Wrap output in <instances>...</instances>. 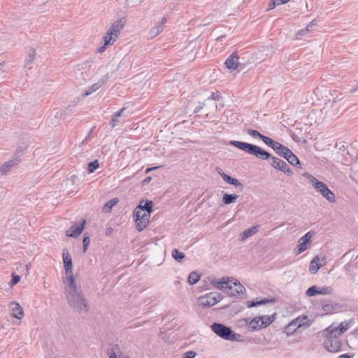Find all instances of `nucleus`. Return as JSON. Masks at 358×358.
<instances>
[{
  "label": "nucleus",
  "instance_id": "1",
  "mask_svg": "<svg viewBox=\"0 0 358 358\" xmlns=\"http://www.w3.org/2000/svg\"><path fill=\"white\" fill-rule=\"evenodd\" d=\"M153 203L152 201L141 200L139 205L134 211V219L136 227L138 231H143L149 224L150 215L152 212Z\"/></svg>",
  "mask_w": 358,
  "mask_h": 358
},
{
  "label": "nucleus",
  "instance_id": "2",
  "mask_svg": "<svg viewBox=\"0 0 358 358\" xmlns=\"http://www.w3.org/2000/svg\"><path fill=\"white\" fill-rule=\"evenodd\" d=\"M212 284L217 289L222 290L230 296L243 294L245 289L236 279L224 277L220 280H213Z\"/></svg>",
  "mask_w": 358,
  "mask_h": 358
},
{
  "label": "nucleus",
  "instance_id": "3",
  "mask_svg": "<svg viewBox=\"0 0 358 358\" xmlns=\"http://www.w3.org/2000/svg\"><path fill=\"white\" fill-rule=\"evenodd\" d=\"M324 347L331 352H337L341 348V342L339 338L341 336L336 333V329L334 325H330L324 331Z\"/></svg>",
  "mask_w": 358,
  "mask_h": 358
},
{
  "label": "nucleus",
  "instance_id": "4",
  "mask_svg": "<svg viewBox=\"0 0 358 358\" xmlns=\"http://www.w3.org/2000/svg\"><path fill=\"white\" fill-rule=\"evenodd\" d=\"M124 24L122 22V20L117 21L112 24L103 37V45L98 48L97 52L99 53L104 52L107 46L112 45L115 42Z\"/></svg>",
  "mask_w": 358,
  "mask_h": 358
},
{
  "label": "nucleus",
  "instance_id": "5",
  "mask_svg": "<svg viewBox=\"0 0 358 358\" xmlns=\"http://www.w3.org/2000/svg\"><path fill=\"white\" fill-rule=\"evenodd\" d=\"M231 144L240 150L253 155L262 159H266L270 157V154L268 152L257 145L236 141H232Z\"/></svg>",
  "mask_w": 358,
  "mask_h": 358
},
{
  "label": "nucleus",
  "instance_id": "6",
  "mask_svg": "<svg viewBox=\"0 0 358 358\" xmlns=\"http://www.w3.org/2000/svg\"><path fill=\"white\" fill-rule=\"evenodd\" d=\"M62 257L66 275V282L69 285L70 290L73 293H75L76 292V285L72 272L73 266L71 257L66 250L63 251Z\"/></svg>",
  "mask_w": 358,
  "mask_h": 358
},
{
  "label": "nucleus",
  "instance_id": "7",
  "mask_svg": "<svg viewBox=\"0 0 358 358\" xmlns=\"http://www.w3.org/2000/svg\"><path fill=\"white\" fill-rule=\"evenodd\" d=\"M275 320V314L272 315H262L254 317L248 324L250 330L257 331L264 329L273 323Z\"/></svg>",
  "mask_w": 358,
  "mask_h": 358
},
{
  "label": "nucleus",
  "instance_id": "8",
  "mask_svg": "<svg viewBox=\"0 0 358 358\" xmlns=\"http://www.w3.org/2000/svg\"><path fill=\"white\" fill-rule=\"evenodd\" d=\"M222 299V296L220 293L210 292L199 296L198 299V304L203 308H210L219 303Z\"/></svg>",
  "mask_w": 358,
  "mask_h": 358
},
{
  "label": "nucleus",
  "instance_id": "9",
  "mask_svg": "<svg viewBox=\"0 0 358 358\" xmlns=\"http://www.w3.org/2000/svg\"><path fill=\"white\" fill-rule=\"evenodd\" d=\"M310 181L313 183L315 188L320 192L324 197H325L329 201L334 202L335 196L334 194L328 188V187L322 182L317 180L315 178L310 176Z\"/></svg>",
  "mask_w": 358,
  "mask_h": 358
},
{
  "label": "nucleus",
  "instance_id": "10",
  "mask_svg": "<svg viewBox=\"0 0 358 358\" xmlns=\"http://www.w3.org/2000/svg\"><path fill=\"white\" fill-rule=\"evenodd\" d=\"M211 329L220 337L227 340H234L235 334L230 328L222 324L214 323L211 326Z\"/></svg>",
  "mask_w": 358,
  "mask_h": 358
},
{
  "label": "nucleus",
  "instance_id": "11",
  "mask_svg": "<svg viewBox=\"0 0 358 358\" xmlns=\"http://www.w3.org/2000/svg\"><path fill=\"white\" fill-rule=\"evenodd\" d=\"M9 310L11 315L18 320H21L24 315L22 306L16 301H13L9 304Z\"/></svg>",
  "mask_w": 358,
  "mask_h": 358
},
{
  "label": "nucleus",
  "instance_id": "12",
  "mask_svg": "<svg viewBox=\"0 0 358 358\" xmlns=\"http://www.w3.org/2000/svg\"><path fill=\"white\" fill-rule=\"evenodd\" d=\"M86 221L83 220L80 226L78 225H73L71 228L66 231V234L69 237H76L78 236L84 229L85 226Z\"/></svg>",
  "mask_w": 358,
  "mask_h": 358
},
{
  "label": "nucleus",
  "instance_id": "13",
  "mask_svg": "<svg viewBox=\"0 0 358 358\" xmlns=\"http://www.w3.org/2000/svg\"><path fill=\"white\" fill-rule=\"evenodd\" d=\"M239 57L236 53L231 55L225 61V66L230 70H235L238 68Z\"/></svg>",
  "mask_w": 358,
  "mask_h": 358
},
{
  "label": "nucleus",
  "instance_id": "14",
  "mask_svg": "<svg viewBox=\"0 0 358 358\" xmlns=\"http://www.w3.org/2000/svg\"><path fill=\"white\" fill-rule=\"evenodd\" d=\"M313 234L309 231L299 240L298 253H301L306 249L307 243L310 241Z\"/></svg>",
  "mask_w": 358,
  "mask_h": 358
},
{
  "label": "nucleus",
  "instance_id": "15",
  "mask_svg": "<svg viewBox=\"0 0 358 358\" xmlns=\"http://www.w3.org/2000/svg\"><path fill=\"white\" fill-rule=\"evenodd\" d=\"M352 324L353 320H350L348 322L345 321L341 322L338 327L334 326V328L336 329V333L341 336L343 333L348 330Z\"/></svg>",
  "mask_w": 358,
  "mask_h": 358
},
{
  "label": "nucleus",
  "instance_id": "16",
  "mask_svg": "<svg viewBox=\"0 0 358 358\" xmlns=\"http://www.w3.org/2000/svg\"><path fill=\"white\" fill-rule=\"evenodd\" d=\"M320 267L321 264H320V257L318 256H316L312 259V261L310 263L309 271L311 273L315 274L318 271Z\"/></svg>",
  "mask_w": 358,
  "mask_h": 358
},
{
  "label": "nucleus",
  "instance_id": "17",
  "mask_svg": "<svg viewBox=\"0 0 358 358\" xmlns=\"http://www.w3.org/2000/svg\"><path fill=\"white\" fill-rule=\"evenodd\" d=\"M299 320H294L289 322L285 329V331L287 335H289L296 331L299 328L301 327V324H297Z\"/></svg>",
  "mask_w": 358,
  "mask_h": 358
},
{
  "label": "nucleus",
  "instance_id": "18",
  "mask_svg": "<svg viewBox=\"0 0 358 358\" xmlns=\"http://www.w3.org/2000/svg\"><path fill=\"white\" fill-rule=\"evenodd\" d=\"M17 164V160H10L4 163L1 167V172L3 174L7 173L10 169Z\"/></svg>",
  "mask_w": 358,
  "mask_h": 358
},
{
  "label": "nucleus",
  "instance_id": "19",
  "mask_svg": "<svg viewBox=\"0 0 358 358\" xmlns=\"http://www.w3.org/2000/svg\"><path fill=\"white\" fill-rule=\"evenodd\" d=\"M258 231V227H252L250 229H248L247 230H245L241 234V239L242 241L245 240L248 237L255 234Z\"/></svg>",
  "mask_w": 358,
  "mask_h": 358
},
{
  "label": "nucleus",
  "instance_id": "20",
  "mask_svg": "<svg viewBox=\"0 0 358 358\" xmlns=\"http://www.w3.org/2000/svg\"><path fill=\"white\" fill-rule=\"evenodd\" d=\"M119 201L117 198H113L109 200L103 207V211L105 213H108L111 210L113 207L115 206Z\"/></svg>",
  "mask_w": 358,
  "mask_h": 358
},
{
  "label": "nucleus",
  "instance_id": "21",
  "mask_svg": "<svg viewBox=\"0 0 358 358\" xmlns=\"http://www.w3.org/2000/svg\"><path fill=\"white\" fill-rule=\"evenodd\" d=\"M104 84V80H99L98 83H94V85H92L89 90L87 92H86L84 94V96H88L90 94H91L92 92H96L97 90H99L103 85Z\"/></svg>",
  "mask_w": 358,
  "mask_h": 358
},
{
  "label": "nucleus",
  "instance_id": "22",
  "mask_svg": "<svg viewBox=\"0 0 358 358\" xmlns=\"http://www.w3.org/2000/svg\"><path fill=\"white\" fill-rule=\"evenodd\" d=\"M201 275L199 273L193 271L188 276V282L191 285L196 284L200 280Z\"/></svg>",
  "mask_w": 358,
  "mask_h": 358
},
{
  "label": "nucleus",
  "instance_id": "23",
  "mask_svg": "<svg viewBox=\"0 0 358 358\" xmlns=\"http://www.w3.org/2000/svg\"><path fill=\"white\" fill-rule=\"evenodd\" d=\"M295 320H299L297 324H301V327H308L310 325V321L307 316L303 315L296 317Z\"/></svg>",
  "mask_w": 358,
  "mask_h": 358
},
{
  "label": "nucleus",
  "instance_id": "24",
  "mask_svg": "<svg viewBox=\"0 0 358 358\" xmlns=\"http://www.w3.org/2000/svg\"><path fill=\"white\" fill-rule=\"evenodd\" d=\"M238 198V196L236 194H226L223 196L222 200L225 204H229L231 203L234 202Z\"/></svg>",
  "mask_w": 358,
  "mask_h": 358
},
{
  "label": "nucleus",
  "instance_id": "25",
  "mask_svg": "<svg viewBox=\"0 0 358 358\" xmlns=\"http://www.w3.org/2000/svg\"><path fill=\"white\" fill-rule=\"evenodd\" d=\"M124 110V108H122L120 110L117 111L113 115L110 122V124L112 127H114L116 125L117 122H119V118L122 115V113Z\"/></svg>",
  "mask_w": 358,
  "mask_h": 358
},
{
  "label": "nucleus",
  "instance_id": "26",
  "mask_svg": "<svg viewBox=\"0 0 358 358\" xmlns=\"http://www.w3.org/2000/svg\"><path fill=\"white\" fill-rule=\"evenodd\" d=\"M222 178L226 182H227L229 184L234 185L235 186H238V185H241V183L239 182V181L237 179L233 178L230 177L229 176L226 175L225 173L222 174Z\"/></svg>",
  "mask_w": 358,
  "mask_h": 358
},
{
  "label": "nucleus",
  "instance_id": "27",
  "mask_svg": "<svg viewBox=\"0 0 358 358\" xmlns=\"http://www.w3.org/2000/svg\"><path fill=\"white\" fill-rule=\"evenodd\" d=\"M333 292V289L331 287L326 286L319 287V294L322 295H330Z\"/></svg>",
  "mask_w": 358,
  "mask_h": 358
},
{
  "label": "nucleus",
  "instance_id": "28",
  "mask_svg": "<svg viewBox=\"0 0 358 358\" xmlns=\"http://www.w3.org/2000/svg\"><path fill=\"white\" fill-rule=\"evenodd\" d=\"M268 302V300H261V301H247V307L252 308L254 306H259L264 304Z\"/></svg>",
  "mask_w": 358,
  "mask_h": 358
},
{
  "label": "nucleus",
  "instance_id": "29",
  "mask_svg": "<svg viewBox=\"0 0 358 358\" xmlns=\"http://www.w3.org/2000/svg\"><path fill=\"white\" fill-rule=\"evenodd\" d=\"M319 294V287L317 286H312L306 291V295L308 296H313Z\"/></svg>",
  "mask_w": 358,
  "mask_h": 358
},
{
  "label": "nucleus",
  "instance_id": "30",
  "mask_svg": "<svg viewBox=\"0 0 358 358\" xmlns=\"http://www.w3.org/2000/svg\"><path fill=\"white\" fill-rule=\"evenodd\" d=\"M99 167V164L98 162V160H95L92 162H90L89 164H88V168H87V170H88V172L90 173H93L96 169H97Z\"/></svg>",
  "mask_w": 358,
  "mask_h": 358
},
{
  "label": "nucleus",
  "instance_id": "31",
  "mask_svg": "<svg viewBox=\"0 0 358 358\" xmlns=\"http://www.w3.org/2000/svg\"><path fill=\"white\" fill-rule=\"evenodd\" d=\"M172 256L178 261H181L185 257V255L182 252H179L177 249L172 250Z\"/></svg>",
  "mask_w": 358,
  "mask_h": 358
},
{
  "label": "nucleus",
  "instance_id": "32",
  "mask_svg": "<svg viewBox=\"0 0 358 358\" xmlns=\"http://www.w3.org/2000/svg\"><path fill=\"white\" fill-rule=\"evenodd\" d=\"M166 22V19L165 18H163L162 19V24L157 27H156V30L155 29H154L153 30H152V37H154L155 36H157V34H159V33H160L162 29H163V25Z\"/></svg>",
  "mask_w": 358,
  "mask_h": 358
},
{
  "label": "nucleus",
  "instance_id": "33",
  "mask_svg": "<svg viewBox=\"0 0 358 358\" xmlns=\"http://www.w3.org/2000/svg\"><path fill=\"white\" fill-rule=\"evenodd\" d=\"M282 164H283V160H282L279 158H277V157L272 158L271 165L274 168L278 169L280 166V165H282Z\"/></svg>",
  "mask_w": 358,
  "mask_h": 358
},
{
  "label": "nucleus",
  "instance_id": "34",
  "mask_svg": "<svg viewBox=\"0 0 358 358\" xmlns=\"http://www.w3.org/2000/svg\"><path fill=\"white\" fill-rule=\"evenodd\" d=\"M287 159L292 165H298L300 163L299 159L294 154L291 155V156H288V159Z\"/></svg>",
  "mask_w": 358,
  "mask_h": 358
},
{
  "label": "nucleus",
  "instance_id": "35",
  "mask_svg": "<svg viewBox=\"0 0 358 358\" xmlns=\"http://www.w3.org/2000/svg\"><path fill=\"white\" fill-rule=\"evenodd\" d=\"M278 169L281 170L284 173H287L288 175L292 173L291 170L289 169V168L288 167L287 164H286V162L285 161H283L282 165H280V166L278 168Z\"/></svg>",
  "mask_w": 358,
  "mask_h": 358
},
{
  "label": "nucleus",
  "instance_id": "36",
  "mask_svg": "<svg viewBox=\"0 0 358 358\" xmlns=\"http://www.w3.org/2000/svg\"><path fill=\"white\" fill-rule=\"evenodd\" d=\"M278 169L281 170L284 173H287L288 175L292 173L291 170L289 169V168L288 167L287 164H286V162L285 161H283L282 165H280V166L278 168Z\"/></svg>",
  "mask_w": 358,
  "mask_h": 358
},
{
  "label": "nucleus",
  "instance_id": "37",
  "mask_svg": "<svg viewBox=\"0 0 358 358\" xmlns=\"http://www.w3.org/2000/svg\"><path fill=\"white\" fill-rule=\"evenodd\" d=\"M261 139L268 145H269L270 147L271 146V145L273 143V139H271V138L269 137H267V136H265L264 135H262V136H261Z\"/></svg>",
  "mask_w": 358,
  "mask_h": 358
},
{
  "label": "nucleus",
  "instance_id": "38",
  "mask_svg": "<svg viewBox=\"0 0 358 358\" xmlns=\"http://www.w3.org/2000/svg\"><path fill=\"white\" fill-rule=\"evenodd\" d=\"M90 237L85 236L83 238V251L85 252L87 250L88 245H90Z\"/></svg>",
  "mask_w": 358,
  "mask_h": 358
},
{
  "label": "nucleus",
  "instance_id": "39",
  "mask_svg": "<svg viewBox=\"0 0 358 358\" xmlns=\"http://www.w3.org/2000/svg\"><path fill=\"white\" fill-rule=\"evenodd\" d=\"M248 134L252 136V137H259L261 138V136H262V134H261L258 131L253 130V129H249L248 131Z\"/></svg>",
  "mask_w": 358,
  "mask_h": 358
},
{
  "label": "nucleus",
  "instance_id": "40",
  "mask_svg": "<svg viewBox=\"0 0 358 358\" xmlns=\"http://www.w3.org/2000/svg\"><path fill=\"white\" fill-rule=\"evenodd\" d=\"M20 280V276L17 275H13V278L10 281V286L15 285Z\"/></svg>",
  "mask_w": 358,
  "mask_h": 358
},
{
  "label": "nucleus",
  "instance_id": "41",
  "mask_svg": "<svg viewBox=\"0 0 358 358\" xmlns=\"http://www.w3.org/2000/svg\"><path fill=\"white\" fill-rule=\"evenodd\" d=\"M273 149L276 150H282L284 148V146L279 143L278 142H275L273 141V143L271 146Z\"/></svg>",
  "mask_w": 358,
  "mask_h": 358
},
{
  "label": "nucleus",
  "instance_id": "42",
  "mask_svg": "<svg viewBox=\"0 0 358 358\" xmlns=\"http://www.w3.org/2000/svg\"><path fill=\"white\" fill-rule=\"evenodd\" d=\"M195 356L196 352L194 351H188L184 354L182 358H194Z\"/></svg>",
  "mask_w": 358,
  "mask_h": 358
},
{
  "label": "nucleus",
  "instance_id": "43",
  "mask_svg": "<svg viewBox=\"0 0 358 358\" xmlns=\"http://www.w3.org/2000/svg\"><path fill=\"white\" fill-rule=\"evenodd\" d=\"M284 156L286 159H288V156H291L293 153L288 148H285L282 149Z\"/></svg>",
  "mask_w": 358,
  "mask_h": 358
},
{
  "label": "nucleus",
  "instance_id": "44",
  "mask_svg": "<svg viewBox=\"0 0 358 358\" xmlns=\"http://www.w3.org/2000/svg\"><path fill=\"white\" fill-rule=\"evenodd\" d=\"M35 57H36V52H35V50H32V51L30 52L29 55V61H28V63L31 62L34 59Z\"/></svg>",
  "mask_w": 358,
  "mask_h": 358
},
{
  "label": "nucleus",
  "instance_id": "45",
  "mask_svg": "<svg viewBox=\"0 0 358 358\" xmlns=\"http://www.w3.org/2000/svg\"><path fill=\"white\" fill-rule=\"evenodd\" d=\"M277 4L276 0H272L269 3V9H273L275 7V5Z\"/></svg>",
  "mask_w": 358,
  "mask_h": 358
},
{
  "label": "nucleus",
  "instance_id": "46",
  "mask_svg": "<svg viewBox=\"0 0 358 358\" xmlns=\"http://www.w3.org/2000/svg\"><path fill=\"white\" fill-rule=\"evenodd\" d=\"M160 166H155V167H152V168H148L146 170H145V173H150V171H153V170H156L157 169H159Z\"/></svg>",
  "mask_w": 358,
  "mask_h": 358
},
{
  "label": "nucleus",
  "instance_id": "47",
  "mask_svg": "<svg viewBox=\"0 0 358 358\" xmlns=\"http://www.w3.org/2000/svg\"><path fill=\"white\" fill-rule=\"evenodd\" d=\"M108 354L109 355V358H117L115 353L112 351H108Z\"/></svg>",
  "mask_w": 358,
  "mask_h": 358
},
{
  "label": "nucleus",
  "instance_id": "48",
  "mask_svg": "<svg viewBox=\"0 0 358 358\" xmlns=\"http://www.w3.org/2000/svg\"><path fill=\"white\" fill-rule=\"evenodd\" d=\"M276 1H277V4L279 5V4L286 3L288 1H289V0H276Z\"/></svg>",
  "mask_w": 358,
  "mask_h": 358
},
{
  "label": "nucleus",
  "instance_id": "49",
  "mask_svg": "<svg viewBox=\"0 0 358 358\" xmlns=\"http://www.w3.org/2000/svg\"><path fill=\"white\" fill-rule=\"evenodd\" d=\"M151 180H152V178H151L150 176L147 177V178L143 180V184L148 183Z\"/></svg>",
  "mask_w": 358,
  "mask_h": 358
},
{
  "label": "nucleus",
  "instance_id": "50",
  "mask_svg": "<svg viewBox=\"0 0 358 358\" xmlns=\"http://www.w3.org/2000/svg\"><path fill=\"white\" fill-rule=\"evenodd\" d=\"M338 358H350V357L347 354H343L340 355Z\"/></svg>",
  "mask_w": 358,
  "mask_h": 358
},
{
  "label": "nucleus",
  "instance_id": "51",
  "mask_svg": "<svg viewBox=\"0 0 358 358\" xmlns=\"http://www.w3.org/2000/svg\"><path fill=\"white\" fill-rule=\"evenodd\" d=\"M332 306L331 305H325L324 307H323V309L324 310H329L330 308H331Z\"/></svg>",
  "mask_w": 358,
  "mask_h": 358
},
{
  "label": "nucleus",
  "instance_id": "52",
  "mask_svg": "<svg viewBox=\"0 0 358 358\" xmlns=\"http://www.w3.org/2000/svg\"><path fill=\"white\" fill-rule=\"evenodd\" d=\"M309 31V29H308V27H307V28H306L305 30L302 29V30H301L300 31H299V33H298V34H301V33L302 34V33H303V32H307V31Z\"/></svg>",
  "mask_w": 358,
  "mask_h": 358
},
{
  "label": "nucleus",
  "instance_id": "53",
  "mask_svg": "<svg viewBox=\"0 0 358 358\" xmlns=\"http://www.w3.org/2000/svg\"><path fill=\"white\" fill-rule=\"evenodd\" d=\"M357 331H358V329H357Z\"/></svg>",
  "mask_w": 358,
  "mask_h": 358
}]
</instances>
